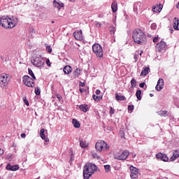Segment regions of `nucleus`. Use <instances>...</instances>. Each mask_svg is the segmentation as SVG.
<instances>
[{
	"instance_id": "obj_4",
	"label": "nucleus",
	"mask_w": 179,
	"mask_h": 179,
	"mask_svg": "<svg viewBox=\"0 0 179 179\" xmlns=\"http://www.w3.org/2000/svg\"><path fill=\"white\" fill-rule=\"evenodd\" d=\"M10 82V77L9 74L2 73L0 75V87L1 89H6Z\"/></svg>"
},
{
	"instance_id": "obj_40",
	"label": "nucleus",
	"mask_w": 179,
	"mask_h": 179,
	"mask_svg": "<svg viewBox=\"0 0 179 179\" xmlns=\"http://www.w3.org/2000/svg\"><path fill=\"white\" fill-rule=\"evenodd\" d=\"M127 109L129 111H134V105H129Z\"/></svg>"
},
{
	"instance_id": "obj_43",
	"label": "nucleus",
	"mask_w": 179,
	"mask_h": 179,
	"mask_svg": "<svg viewBox=\"0 0 179 179\" xmlns=\"http://www.w3.org/2000/svg\"><path fill=\"white\" fill-rule=\"evenodd\" d=\"M157 27V26L156 25L155 23H153V24H151V29H152V30H155V29H156Z\"/></svg>"
},
{
	"instance_id": "obj_63",
	"label": "nucleus",
	"mask_w": 179,
	"mask_h": 179,
	"mask_svg": "<svg viewBox=\"0 0 179 179\" xmlns=\"http://www.w3.org/2000/svg\"><path fill=\"white\" fill-rule=\"evenodd\" d=\"M79 90H83L82 89H80Z\"/></svg>"
},
{
	"instance_id": "obj_8",
	"label": "nucleus",
	"mask_w": 179,
	"mask_h": 179,
	"mask_svg": "<svg viewBox=\"0 0 179 179\" xmlns=\"http://www.w3.org/2000/svg\"><path fill=\"white\" fill-rule=\"evenodd\" d=\"M92 51L96 54V57L99 58H102L103 57V48L98 43H95L92 45Z\"/></svg>"
},
{
	"instance_id": "obj_25",
	"label": "nucleus",
	"mask_w": 179,
	"mask_h": 179,
	"mask_svg": "<svg viewBox=\"0 0 179 179\" xmlns=\"http://www.w3.org/2000/svg\"><path fill=\"white\" fill-rule=\"evenodd\" d=\"M81 72L82 71L80 69H76L73 73V78H79V76H80Z\"/></svg>"
},
{
	"instance_id": "obj_45",
	"label": "nucleus",
	"mask_w": 179,
	"mask_h": 179,
	"mask_svg": "<svg viewBox=\"0 0 179 179\" xmlns=\"http://www.w3.org/2000/svg\"><path fill=\"white\" fill-rule=\"evenodd\" d=\"M46 64H47L48 66H51V62H50V59H48L46 60Z\"/></svg>"
},
{
	"instance_id": "obj_49",
	"label": "nucleus",
	"mask_w": 179,
	"mask_h": 179,
	"mask_svg": "<svg viewBox=\"0 0 179 179\" xmlns=\"http://www.w3.org/2000/svg\"><path fill=\"white\" fill-rule=\"evenodd\" d=\"M145 83H141L139 84V86H140V87L143 88V87H145Z\"/></svg>"
},
{
	"instance_id": "obj_55",
	"label": "nucleus",
	"mask_w": 179,
	"mask_h": 179,
	"mask_svg": "<svg viewBox=\"0 0 179 179\" xmlns=\"http://www.w3.org/2000/svg\"><path fill=\"white\" fill-rule=\"evenodd\" d=\"M100 92H101L100 90H96L95 93H96V96H99V94H100Z\"/></svg>"
},
{
	"instance_id": "obj_62",
	"label": "nucleus",
	"mask_w": 179,
	"mask_h": 179,
	"mask_svg": "<svg viewBox=\"0 0 179 179\" xmlns=\"http://www.w3.org/2000/svg\"><path fill=\"white\" fill-rule=\"evenodd\" d=\"M140 55H142V52L140 53Z\"/></svg>"
},
{
	"instance_id": "obj_35",
	"label": "nucleus",
	"mask_w": 179,
	"mask_h": 179,
	"mask_svg": "<svg viewBox=\"0 0 179 179\" xmlns=\"http://www.w3.org/2000/svg\"><path fill=\"white\" fill-rule=\"evenodd\" d=\"M22 100H23L24 104H26L27 106V107H29L30 106V103H29V101L27 100V98L26 96L22 97Z\"/></svg>"
},
{
	"instance_id": "obj_26",
	"label": "nucleus",
	"mask_w": 179,
	"mask_h": 179,
	"mask_svg": "<svg viewBox=\"0 0 179 179\" xmlns=\"http://www.w3.org/2000/svg\"><path fill=\"white\" fill-rule=\"evenodd\" d=\"M115 100H117V101H122L123 100H125V96L120 95L118 93H116Z\"/></svg>"
},
{
	"instance_id": "obj_51",
	"label": "nucleus",
	"mask_w": 179,
	"mask_h": 179,
	"mask_svg": "<svg viewBox=\"0 0 179 179\" xmlns=\"http://www.w3.org/2000/svg\"><path fill=\"white\" fill-rule=\"evenodd\" d=\"M138 55L137 54L134 55V59H136V62L138 61Z\"/></svg>"
},
{
	"instance_id": "obj_24",
	"label": "nucleus",
	"mask_w": 179,
	"mask_h": 179,
	"mask_svg": "<svg viewBox=\"0 0 179 179\" xmlns=\"http://www.w3.org/2000/svg\"><path fill=\"white\" fill-rule=\"evenodd\" d=\"M72 124H73L74 128H80V122L79 121H78V120L73 119Z\"/></svg>"
},
{
	"instance_id": "obj_23",
	"label": "nucleus",
	"mask_w": 179,
	"mask_h": 179,
	"mask_svg": "<svg viewBox=\"0 0 179 179\" xmlns=\"http://www.w3.org/2000/svg\"><path fill=\"white\" fill-rule=\"evenodd\" d=\"M80 110L81 111H83V113H87L89 111V108L87 107V105L83 104L79 106Z\"/></svg>"
},
{
	"instance_id": "obj_60",
	"label": "nucleus",
	"mask_w": 179,
	"mask_h": 179,
	"mask_svg": "<svg viewBox=\"0 0 179 179\" xmlns=\"http://www.w3.org/2000/svg\"><path fill=\"white\" fill-rule=\"evenodd\" d=\"M80 93H83V90H80Z\"/></svg>"
},
{
	"instance_id": "obj_30",
	"label": "nucleus",
	"mask_w": 179,
	"mask_h": 179,
	"mask_svg": "<svg viewBox=\"0 0 179 179\" xmlns=\"http://www.w3.org/2000/svg\"><path fill=\"white\" fill-rule=\"evenodd\" d=\"M92 98H93V99L95 101H100V100H101L102 99H103V96H97V95H96V94H94L93 96H92Z\"/></svg>"
},
{
	"instance_id": "obj_22",
	"label": "nucleus",
	"mask_w": 179,
	"mask_h": 179,
	"mask_svg": "<svg viewBox=\"0 0 179 179\" xmlns=\"http://www.w3.org/2000/svg\"><path fill=\"white\" fill-rule=\"evenodd\" d=\"M149 71H150V68L145 67L143 70L141 71L140 76H146V75L149 73Z\"/></svg>"
},
{
	"instance_id": "obj_18",
	"label": "nucleus",
	"mask_w": 179,
	"mask_h": 179,
	"mask_svg": "<svg viewBox=\"0 0 179 179\" xmlns=\"http://www.w3.org/2000/svg\"><path fill=\"white\" fill-rule=\"evenodd\" d=\"M63 71L65 75H69V73L72 72V67H71L69 65H67L63 69Z\"/></svg>"
},
{
	"instance_id": "obj_39",
	"label": "nucleus",
	"mask_w": 179,
	"mask_h": 179,
	"mask_svg": "<svg viewBox=\"0 0 179 179\" xmlns=\"http://www.w3.org/2000/svg\"><path fill=\"white\" fill-rule=\"evenodd\" d=\"M173 156H176L178 159V157H179V151H178V150H176L173 152Z\"/></svg>"
},
{
	"instance_id": "obj_32",
	"label": "nucleus",
	"mask_w": 179,
	"mask_h": 179,
	"mask_svg": "<svg viewBox=\"0 0 179 179\" xmlns=\"http://www.w3.org/2000/svg\"><path fill=\"white\" fill-rule=\"evenodd\" d=\"M141 94H142V91L141 90L136 91V96L138 100H142V97L141 96Z\"/></svg>"
},
{
	"instance_id": "obj_37",
	"label": "nucleus",
	"mask_w": 179,
	"mask_h": 179,
	"mask_svg": "<svg viewBox=\"0 0 179 179\" xmlns=\"http://www.w3.org/2000/svg\"><path fill=\"white\" fill-rule=\"evenodd\" d=\"M92 157L93 159H96V160H100V156L96 152L92 153Z\"/></svg>"
},
{
	"instance_id": "obj_6",
	"label": "nucleus",
	"mask_w": 179,
	"mask_h": 179,
	"mask_svg": "<svg viewBox=\"0 0 179 179\" xmlns=\"http://www.w3.org/2000/svg\"><path fill=\"white\" fill-rule=\"evenodd\" d=\"M31 62L34 64V66H36V68H43L45 64L44 59L41 57V56L34 57L31 60Z\"/></svg>"
},
{
	"instance_id": "obj_15",
	"label": "nucleus",
	"mask_w": 179,
	"mask_h": 179,
	"mask_svg": "<svg viewBox=\"0 0 179 179\" xmlns=\"http://www.w3.org/2000/svg\"><path fill=\"white\" fill-rule=\"evenodd\" d=\"M44 132H45V129H42L40 130L39 135H40L41 139L45 141V142H50V139L48 138L45 137V134H44Z\"/></svg>"
},
{
	"instance_id": "obj_53",
	"label": "nucleus",
	"mask_w": 179,
	"mask_h": 179,
	"mask_svg": "<svg viewBox=\"0 0 179 179\" xmlns=\"http://www.w3.org/2000/svg\"><path fill=\"white\" fill-rule=\"evenodd\" d=\"M80 86L81 87H85V83L80 82Z\"/></svg>"
},
{
	"instance_id": "obj_19",
	"label": "nucleus",
	"mask_w": 179,
	"mask_h": 179,
	"mask_svg": "<svg viewBox=\"0 0 179 179\" xmlns=\"http://www.w3.org/2000/svg\"><path fill=\"white\" fill-rule=\"evenodd\" d=\"M53 6L55 8H58V10H59L61 9V8H62L64 6V3H59L55 0L53 1Z\"/></svg>"
},
{
	"instance_id": "obj_29",
	"label": "nucleus",
	"mask_w": 179,
	"mask_h": 179,
	"mask_svg": "<svg viewBox=\"0 0 179 179\" xmlns=\"http://www.w3.org/2000/svg\"><path fill=\"white\" fill-rule=\"evenodd\" d=\"M158 114L161 117H167V115H169V112L167 110H161L158 112Z\"/></svg>"
},
{
	"instance_id": "obj_16",
	"label": "nucleus",
	"mask_w": 179,
	"mask_h": 179,
	"mask_svg": "<svg viewBox=\"0 0 179 179\" xmlns=\"http://www.w3.org/2000/svg\"><path fill=\"white\" fill-rule=\"evenodd\" d=\"M162 9H163V5L159 4L157 6H152V12L155 13H159L160 12H162Z\"/></svg>"
},
{
	"instance_id": "obj_42",
	"label": "nucleus",
	"mask_w": 179,
	"mask_h": 179,
	"mask_svg": "<svg viewBox=\"0 0 179 179\" xmlns=\"http://www.w3.org/2000/svg\"><path fill=\"white\" fill-rule=\"evenodd\" d=\"M6 159L7 160H9V162H12V159H13V157H12V155H10L6 156Z\"/></svg>"
},
{
	"instance_id": "obj_11",
	"label": "nucleus",
	"mask_w": 179,
	"mask_h": 179,
	"mask_svg": "<svg viewBox=\"0 0 179 179\" xmlns=\"http://www.w3.org/2000/svg\"><path fill=\"white\" fill-rule=\"evenodd\" d=\"M131 175L130 177L131 179L138 178V174H139V171L137 168L134 167L133 166H130Z\"/></svg>"
},
{
	"instance_id": "obj_36",
	"label": "nucleus",
	"mask_w": 179,
	"mask_h": 179,
	"mask_svg": "<svg viewBox=\"0 0 179 179\" xmlns=\"http://www.w3.org/2000/svg\"><path fill=\"white\" fill-rule=\"evenodd\" d=\"M104 169L106 173H109V171L111 170V166L110 165H105Z\"/></svg>"
},
{
	"instance_id": "obj_46",
	"label": "nucleus",
	"mask_w": 179,
	"mask_h": 179,
	"mask_svg": "<svg viewBox=\"0 0 179 179\" xmlns=\"http://www.w3.org/2000/svg\"><path fill=\"white\" fill-rule=\"evenodd\" d=\"M35 94H36V96H40V94H41V91L35 90Z\"/></svg>"
},
{
	"instance_id": "obj_5",
	"label": "nucleus",
	"mask_w": 179,
	"mask_h": 179,
	"mask_svg": "<svg viewBox=\"0 0 179 179\" xmlns=\"http://www.w3.org/2000/svg\"><path fill=\"white\" fill-rule=\"evenodd\" d=\"M95 149L96 152H103V150H108L110 146L104 141L99 140L95 144Z\"/></svg>"
},
{
	"instance_id": "obj_61",
	"label": "nucleus",
	"mask_w": 179,
	"mask_h": 179,
	"mask_svg": "<svg viewBox=\"0 0 179 179\" xmlns=\"http://www.w3.org/2000/svg\"><path fill=\"white\" fill-rule=\"evenodd\" d=\"M51 23H55V22H54V21H52Z\"/></svg>"
},
{
	"instance_id": "obj_47",
	"label": "nucleus",
	"mask_w": 179,
	"mask_h": 179,
	"mask_svg": "<svg viewBox=\"0 0 179 179\" xmlns=\"http://www.w3.org/2000/svg\"><path fill=\"white\" fill-rule=\"evenodd\" d=\"M158 41H159V36L155 37L153 38V43H157Z\"/></svg>"
},
{
	"instance_id": "obj_14",
	"label": "nucleus",
	"mask_w": 179,
	"mask_h": 179,
	"mask_svg": "<svg viewBox=\"0 0 179 179\" xmlns=\"http://www.w3.org/2000/svg\"><path fill=\"white\" fill-rule=\"evenodd\" d=\"M164 86V80L159 78L157 82V85L155 87L156 90H162Z\"/></svg>"
},
{
	"instance_id": "obj_56",
	"label": "nucleus",
	"mask_w": 179,
	"mask_h": 179,
	"mask_svg": "<svg viewBox=\"0 0 179 179\" xmlns=\"http://www.w3.org/2000/svg\"><path fill=\"white\" fill-rule=\"evenodd\" d=\"M98 17L103 18V17H104V15L100 14L98 15Z\"/></svg>"
},
{
	"instance_id": "obj_28",
	"label": "nucleus",
	"mask_w": 179,
	"mask_h": 179,
	"mask_svg": "<svg viewBox=\"0 0 179 179\" xmlns=\"http://www.w3.org/2000/svg\"><path fill=\"white\" fill-rule=\"evenodd\" d=\"M80 146L82 148H87L89 146V143L86 141L80 140Z\"/></svg>"
},
{
	"instance_id": "obj_34",
	"label": "nucleus",
	"mask_w": 179,
	"mask_h": 179,
	"mask_svg": "<svg viewBox=\"0 0 179 179\" xmlns=\"http://www.w3.org/2000/svg\"><path fill=\"white\" fill-rule=\"evenodd\" d=\"M131 87H136V80H135V78L131 79Z\"/></svg>"
},
{
	"instance_id": "obj_57",
	"label": "nucleus",
	"mask_w": 179,
	"mask_h": 179,
	"mask_svg": "<svg viewBox=\"0 0 179 179\" xmlns=\"http://www.w3.org/2000/svg\"><path fill=\"white\" fill-rule=\"evenodd\" d=\"M176 8H177L178 9H179V1H178V4L176 5Z\"/></svg>"
},
{
	"instance_id": "obj_10",
	"label": "nucleus",
	"mask_w": 179,
	"mask_h": 179,
	"mask_svg": "<svg viewBox=\"0 0 179 179\" xmlns=\"http://www.w3.org/2000/svg\"><path fill=\"white\" fill-rule=\"evenodd\" d=\"M23 83L28 87H34V79L31 78L29 76H24L22 78Z\"/></svg>"
},
{
	"instance_id": "obj_44",
	"label": "nucleus",
	"mask_w": 179,
	"mask_h": 179,
	"mask_svg": "<svg viewBox=\"0 0 179 179\" xmlns=\"http://www.w3.org/2000/svg\"><path fill=\"white\" fill-rule=\"evenodd\" d=\"M96 27H101V23L96 22L95 24Z\"/></svg>"
},
{
	"instance_id": "obj_27",
	"label": "nucleus",
	"mask_w": 179,
	"mask_h": 179,
	"mask_svg": "<svg viewBox=\"0 0 179 179\" xmlns=\"http://www.w3.org/2000/svg\"><path fill=\"white\" fill-rule=\"evenodd\" d=\"M11 20V23H13L15 27L17 23H19V18L17 17H13L12 18H10Z\"/></svg>"
},
{
	"instance_id": "obj_31",
	"label": "nucleus",
	"mask_w": 179,
	"mask_h": 179,
	"mask_svg": "<svg viewBox=\"0 0 179 179\" xmlns=\"http://www.w3.org/2000/svg\"><path fill=\"white\" fill-rule=\"evenodd\" d=\"M28 73L31 77V79H34V80H36V76H34V73H33V71L31 69H28Z\"/></svg>"
},
{
	"instance_id": "obj_41",
	"label": "nucleus",
	"mask_w": 179,
	"mask_h": 179,
	"mask_svg": "<svg viewBox=\"0 0 179 179\" xmlns=\"http://www.w3.org/2000/svg\"><path fill=\"white\" fill-rule=\"evenodd\" d=\"M177 159L178 158L175 155H173V156H171V158H170V161L171 162H175V160H177Z\"/></svg>"
},
{
	"instance_id": "obj_59",
	"label": "nucleus",
	"mask_w": 179,
	"mask_h": 179,
	"mask_svg": "<svg viewBox=\"0 0 179 179\" xmlns=\"http://www.w3.org/2000/svg\"><path fill=\"white\" fill-rule=\"evenodd\" d=\"M35 90H40V89H38V88H36V89H35Z\"/></svg>"
},
{
	"instance_id": "obj_17",
	"label": "nucleus",
	"mask_w": 179,
	"mask_h": 179,
	"mask_svg": "<svg viewBox=\"0 0 179 179\" xmlns=\"http://www.w3.org/2000/svg\"><path fill=\"white\" fill-rule=\"evenodd\" d=\"M6 169L7 170H10V171H17L19 170V166L18 165H14L12 166L10 164H7Z\"/></svg>"
},
{
	"instance_id": "obj_2",
	"label": "nucleus",
	"mask_w": 179,
	"mask_h": 179,
	"mask_svg": "<svg viewBox=\"0 0 179 179\" xmlns=\"http://www.w3.org/2000/svg\"><path fill=\"white\" fill-rule=\"evenodd\" d=\"M99 170V167L93 163H87L83 167V178L84 179H90L94 173Z\"/></svg>"
},
{
	"instance_id": "obj_9",
	"label": "nucleus",
	"mask_w": 179,
	"mask_h": 179,
	"mask_svg": "<svg viewBox=\"0 0 179 179\" xmlns=\"http://www.w3.org/2000/svg\"><path fill=\"white\" fill-rule=\"evenodd\" d=\"M167 48V43L163 40H162L155 45L156 52H163V51H166Z\"/></svg>"
},
{
	"instance_id": "obj_48",
	"label": "nucleus",
	"mask_w": 179,
	"mask_h": 179,
	"mask_svg": "<svg viewBox=\"0 0 179 179\" xmlns=\"http://www.w3.org/2000/svg\"><path fill=\"white\" fill-rule=\"evenodd\" d=\"M56 97L58 99V100L61 101V99H62V96H61V95H59V94H56Z\"/></svg>"
},
{
	"instance_id": "obj_21",
	"label": "nucleus",
	"mask_w": 179,
	"mask_h": 179,
	"mask_svg": "<svg viewBox=\"0 0 179 179\" xmlns=\"http://www.w3.org/2000/svg\"><path fill=\"white\" fill-rule=\"evenodd\" d=\"M111 9L113 13H115L118 9V4L117 3V1H113L111 5Z\"/></svg>"
},
{
	"instance_id": "obj_3",
	"label": "nucleus",
	"mask_w": 179,
	"mask_h": 179,
	"mask_svg": "<svg viewBox=\"0 0 179 179\" xmlns=\"http://www.w3.org/2000/svg\"><path fill=\"white\" fill-rule=\"evenodd\" d=\"M0 26L4 29H13L15 24L12 22L9 17L3 16L0 17Z\"/></svg>"
},
{
	"instance_id": "obj_54",
	"label": "nucleus",
	"mask_w": 179,
	"mask_h": 179,
	"mask_svg": "<svg viewBox=\"0 0 179 179\" xmlns=\"http://www.w3.org/2000/svg\"><path fill=\"white\" fill-rule=\"evenodd\" d=\"M21 138H26V134L24 133L21 134Z\"/></svg>"
},
{
	"instance_id": "obj_58",
	"label": "nucleus",
	"mask_w": 179,
	"mask_h": 179,
	"mask_svg": "<svg viewBox=\"0 0 179 179\" xmlns=\"http://www.w3.org/2000/svg\"><path fill=\"white\" fill-rule=\"evenodd\" d=\"M150 97H153V94H150Z\"/></svg>"
},
{
	"instance_id": "obj_20",
	"label": "nucleus",
	"mask_w": 179,
	"mask_h": 179,
	"mask_svg": "<svg viewBox=\"0 0 179 179\" xmlns=\"http://www.w3.org/2000/svg\"><path fill=\"white\" fill-rule=\"evenodd\" d=\"M173 29H175V30H179V20L178 18L175 17L173 20Z\"/></svg>"
},
{
	"instance_id": "obj_13",
	"label": "nucleus",
	"mask_w": 179,
	"mask_h": 179,
	"mask_svg": "<svg viewBox=\"0 0 179 179\" xmlns=\"http://www.w3.org/2000/svg\"><path fill=\"white\" fill-rule=\"evenodd\" d=\"M73 36L76 40H83V33L82 32V30L73 32Z\"/></svg>"
},
{
	"instance_id": "obj_52",
	"label": "nucleus",
	"mask_w": 179,
	"mask_h": 179,
	"mask_svg": "<svg viewBox=\"0 0 179 179\" xmlns=\"http://www.w3.org/2000/svg\"><path fill=\"white\" fill-rule=\"evenodd\" d=\"M3 149L0 148V156H2L3 155Z\"/></svg>"
},
{
	"instance_id": "obj_50",
	"label": "nucleus",
	"mask_w": 179,
	"mask_h": 179,
	"mask_svg": "<svg viewBox=\"0 0 179 179\" xmlns=\"http://www.w3.org/2000/svg\"><path fill=\"white\" fill-rule=\"evenodd\" d=\"M114 108H113V107H110V114H114Z\"/></svg>"
},
{
	"instance_id": "obj_33",
	"label": "nucleus",
	"mask_w": 179,
	"mask_h": 179,
	"mask_svg": "<svg viewBox=\"0 0 179 179\" xmlns=\"http://www.w3.org/2000/svg\"><path fill=\"white\" fill-rule=\"evenodd\" d=\"M110 34H115V26H110L109 27Z\"/></svg>"
},
{
	"instance_id": "obj_12",
	"label": "nucleus",
	"mask_w": 179,
	"mask_h": 179,
	"mask_svg": "<svg viewBox=\"0 0 179 179\" xmlns=\"http://www.w3.org/2000/svg\"><path fill=\"white\" fill-rule=\"evenodd\" d=\"M157 159H159V160H162V162H169V157H167V155L163 154L162 152H158L156 155Z\"/></svg>"
},
{
	"instance_id": "obj_7",
	"label": "nucleus",
	"mask_w": 179,
	"mask_h": 179,
	"mask_svg": "<svg viewBox=\"0 0 179 179\" xmlns=\"http://www.w3.org/2000/svg\"><path fill=\"white\" fill-rule=\"evenodd\" d=\"M128 156H129V152L128 150L120 151L115 154V159L117 160H127Z\"/></svg>"
},
{
	"instance_id": "obj_1",
	"label": "nucleus",
	"mask_w": 179,
	"mask_h": 179,
	"mask_svg": "<svg viewBox=\"0 0 179 179\" xmlns=\"http://www.w3.org/2000/svg\"><path fill=\"white\" fill-rule=\"evenodd\" d=\"M132 38L134 43L141 45H145L148 41L146 34L139 28L135 29L133 31Z\"/></svg>"
},
{
	"instance_id": "obj_38",
	"label": "nucleus",
	"mask_w": 179,
	"mask_h": 179,
	"mask_svg": "<svg viewBox=\"0 0 179 179\" xmlns=\"http://www.w3.org/2000/svg\"><path fill=\"white\" fill-rule=\"evenodd\" d=\"M46 51L49 54H51V52H52V48H51V46H50V45H47L46 46Z\"/></svg>"
}]
</instances>
